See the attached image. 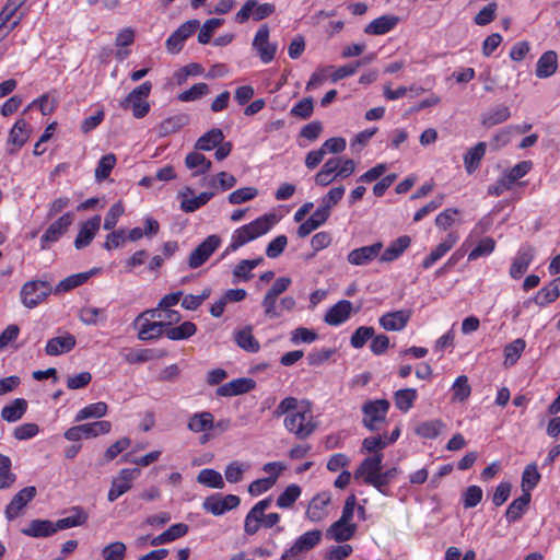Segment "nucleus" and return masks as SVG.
Listing matches in <instances>:
<instances>
[{
    "instance_id": "obj_1",
    "label": "nucleus",
    "mask_w": 560,
    "mask_h": 560,
    "mask_svg": "<svg viewBox=\"0 0 560 560\" xmlns=\"http://www.w3.org/2000/svg\"><path fill=\"white\" fill-rule=\"evenodd\" d=\"M273 416L277 418L284 416L285 430L299 440L310 438L316 430V422L310 406L304 401H299L295 397L290 396L282 399L275 409Z\"/></svg>"
},
{
    "instance_id": "obj_2",
    "label": "nucleus",
    "mask_w": 560,
    "mask_h": 560,
    "mask_svg": "<svg viewBox=\"0 0 560 560\" xmlns=\"http://www.w3.org/2000/svg\"><path fill=\"white\" fill-rule=\"evenodd\" d=\"M277 223L276 214H264L248 224L233 231L231 242L224 250V255L237 250L247 243L267 234Z\"/></svg>"
},
{
    "instance_id": "obj_3",
    "label": "nucleus",
    "mask_w": 560,
    "mask_h": 560,
    "mask_svg": "<svg viewBox=\"0 0 560 560\" xmlns=\"http://www.w3.org/2000/svg\"><path fill=\"white\" fill-rule=\"evenodd\" d=\"M277 223L276 214H264L248 224L233 231L231 242L224 250V255L237 250L247 243L267 234Z\"/></svg>"
},
{
    "instance_id": "obj_4",
    "label": "nucleus",
    "mask_w": 560,
    "mask_h": 560,
    "mask_svg": "<svg viewBox=\"0 0 560 560\" xmlns=\"http://www.w3.org/2000/svg\"><path fill=\"white\" fill-rule=\"evenodd\" d=\"M152 91V83L145 81L139 86L135 88L125 98L119 101V106L122 109H131L135 118H143L150 112V103L148 97Z\"/></svg>"
},
{
    "instance_id": "obj_5",
    "label": "nucleus",
    "mask_w": 560,
    "mask_h": 560,
    "mask_svg": "<svg viewBox=\"0 0 560 560\" xmlns=\"http://www.w3.org/2000/svg\"><path fill=\"white\" fill-rule=\"evenodd\" d=\"M390 404L387 399L369 400L362 406L363 425L370 431H377L386 422Z\"/></svg>"
},
{
    "instance_id": "obj_6",
    "label": "nucleus",
    "mask_w": 560,
    "mask_h": 560,
    "mask_svg": "<svg viewBox=\"0 0 560 560\" xmlns=\"http://www.w3.org/2000/svg\"><path fill=\"white\" fill-rule=\"evenodd\" d=\"M51 293V287L47 281L31 280L21 289V302L27 308H34Z\"/></svg>"
},
{
    "instance_id": "obj_7",
    "label": "nucleus",
    "mask_w": 560,
    "mask_h": 560,
    "mask_svg": "<svg viewBox=\"0 0 560 560\" xmlns=\"http://www.w3.org/2000/svg\"><path fill=\"white\" fill-rule=\"evenodd\" d=\"M141 470L139 468H122L112 480L110 488L107 493L109 502L116 501L119 497L127 493L139 478Z\"/></svg>"
},
{
    "instance_id": "obj_8",
    "label": "nucleus",
    "mask_w": 560,
    "mask_h": 560,
    "mask_svg": "<svg viewBox=\"0 0 560 560\" xmlns=\"http://www.w3.org/2000/svg\"><path fill=\"white\" fill-rule=\"evenodd\" d=\"M221 237L217 234L209 235L201 244H199L188 257V266L196 269L202 266L210 256L220 247Z\"/></svg>"
},
{
    "instance_id": "obj_9",
    "label": "nucleus",
    "mask_w": 560,
    "mask_h": 560,
    "mask_svg": "<svg viewBox=\"0 0 560 560\" xmlns=\"http://www.w3.org/2000/svg\"><path fill=\"white\" fill-rule=\"evenodd\" d=\"M73 222V214L67 212L54 221L40 237V249L46 250L51 244L58 242L66 234Z\"/></svg>"
},
{
    "instance_id": "obj_10",
    "label": "nucleus",
    "mask_w": 560,
    "mask_h": 560,
    "mask_svg": "<svg viewBox=\"0 0 560 560\" xmlns=\"http://www.w3.org/2000/svg\"><path fill=\"white\" fill-rule=\"evenodd\" d=\"M36 488L33 486L21 489L5 506V518L11 522L22 516L24 509L36 497Z\"/></svg>"
},
{
    "instance_id": "obj_11",
    "label": "nucleus",
    "mask_w": 560,
    "mask_h": 560,
    "mask_svg": "<svg viewBox=\"0 0 560 560\" xmlns=\"http://www.w3.org/2000/svg\"><path fill=\"white\" fill-rule=\"evenodd\" d=\"M272 499L270 497L265 498L257 502L246 514L244 520V533L246 535H255L265 523L266 510L271 506Z\"/></svg>"
},
{
    "instance_id": "obj_12",
    "label": "nucleus",
    "mask_w": 560,
    "mask_h": 560,
    "mask_svg": "<svg viewBox=\"0 0 560 560\" xmlns=\"http://www.w3.org/2000/svg\"><path fill=\"white\" fill-rule=\"evenodd\" d=\"M133 325L138 330V338L142 341L156 339L165 335L166 330L158 319L151 318L150 314H147V311L135 319Z\"/></svg>"
},
{
    "instance_id": "obj_13",
    "label": "nucleus",
    "mask_w": 560,
    "mask_h": 560,
    "mask_svg": "<svg viewBox=\"0 0 560 560\" xmlns=\"http://www.w3.org/2000/svg\"><path fill=\"white\" fill-rule=\"evenodd\" d=\"M269 34L268 25L262 24L256 32L252 44L264 63L271 62L278 49L277 44L269 42Z\"/></svg>"
},
{
    "instance_id": "obj_14",
    "label": "nucleus",
    "mask_w": 560,
    "mask_h": 560,
    "mask_svg": "<svg viewBox=\"0 0 560 560\" xmlns=\"http://www.w3.org/2000/svg\"><path fill=\"white\" fill-rule=\"evenodd\" d=\"M273 12L275 5L271 3H258L256 0H247L236 13L235 20L238 23H244L253 16L255 21H260L268 18Z\"/></svg>"
},
{
    "instance_id": "obj_15",
    "label": "nucleus",
    "mask_w": 560,
    "mask_h": 560,
    "mask_svg": "<svg viewBox=\"0 0 560 560\" xmlns=\"http://www.w3.org/2000/svg\"><path fill=\"white\" fill-rule=\"evenodd\" d=\"M382 249L383 244L381 242L354 248L348 253L347 261L352 266H366L371 264L373 260H375L377 257L380 258Z\"/></svg>"
},
{
    "instance_id": "obj_16",
    "label": "nucleus",
    "mask_w": 560,
    "mask_h": 560,
    "mask_svg": "<svg viewBox=\"0 0 560 560\" xmlns=\"http://www.w3.org/2000/svg\"><path fill=\"white\" fill-rule=\"evenodd\" d=\"M30 138L28 124L24 119L15 121L9 132L7 140V152L11 155L16 154Z\"/></svg>"
},
{
    "instance_id": "obj_17",
    "label": "nucleus",
    "mask_w": 560,
    "mask_h": 560,
    "mask_svg": "<svg viewBox=\"0 0 560 560\" xmlns=\"http://www.w3.org/2000/svg\"><path fill=\"white\" fill-rule=\"evenodd\" d=\"M535 249L530 245H523L512 260L509 273L512 279H521L534 260Z\"/></svg>"
},
{
    "instance_id": "obj_18",
    "label": "nucleus",
    "mask_w": 560,
    "mask_h": 560,
    "mask_svg": "<svg viewBox=\"0 0 560 560\" xmlns=\"http://www.w3.org/2000/svg\"><path fill=\"white\" fill-rule=\"evenodd\" d=\"M411 314L410 310L388 312L378 318V323L387 331H401L409 323Z\"/></svg>"
},
{
    "instance_id": "obj_19",
    "label": "nucleus",
    "mask_w": 560,
    "mask_h": 560,
    "mask_svg": "<svg viewBox=\"0 0 560 560\" xmlns=\"http://www.w3.org/2000/svg\"><path fill=\"white\" fill-rule=\"evenodd\" d=\"M331 502L330 492L324 491L316 494L308 503L306 517L311 522H320L328 515V506Z\"/></svg>"
},
{
    "instance_id": "obj_20",
    "label": "nucleus",
    "mask_w": 560,
    "mask_h": 560,
    "mask_svg": "<svg viewBox=\"0 0 560 560\" xmlns=\"http://www.w3.org/2000/svg\"><path fill=\"white\" fill-rule=\"evenodd\" d=\"M383 454L368 456L354 471L355 479H362L364 483L382 471Z\"/></svg>"
},
{
    "instance_id": "obj_21",
    "label": "nucleus",
    "mask_w": 560,
    "mask_h": 560,
    "mask_svg": "<svg viewBox=\"0 0 560 560\" xmlns=\"http://www.w3.org/2000/svg\"><path fill=\"white\" fill-rule=\"evenodd\" d=\"M320 539L322 530L319 529H313L302 534L289 548L290 556L298 555L299 557H303V553L317 546Z\"/></svg>"
},
{
    "instance_id": "obj_22",
    "label": "nucleus",
    "mask_w": 560,
    "mask_h": 560,
    "mask_svg": "<svg viewBox=\"0 0 560 560\" xmlns=\"http://www.w3.org/2000/svg\"><path fill=\"white\" fill-rule=\"evenodd\" d=\"M351 312L352 303L348 300H340L327 311L324 320L330 326H339L350 318Z\"/></svg>"
},
{
    "instance_id": "obj_23",
    "label": "nucleus",
    "mask_w": 560,
    "mask_h": 560,
    "mask_svg": "<svg viewBox=\"0 0 560 560\" xmlns=\"http://www.w3.org/2000/svg\"><path fill=\"white\" fill-rule=\"evenodd\" d=\"M101 225V215H94L88 221H85L74 240V246L78 249L86 247L95 237L96 233L100 230Z\"/></svg>"
},
{
    "instance_id": "obj_24",
    "label": "nucleus",
    "mask_w": 560,
    "mask_h": 560,
    "mask_svg": "<svg viewBox=\"0 0 560 560\" xmlns=\"http://www.w3.org/2000/svg\"><path fill=\"white\" fill-rule=\"evenodd\" d=\"M255 386H256V383L252 378H246V377L236 378V380H233L229 383L221 385L217 389V395L221 396V397L237 396V395L248 393L249 390L254 389Z\"/></svg>"
},
{
    "instance_id": "obj_25",
    "label": "nucleus",
    "mask_w": 560,
    "mask_h": 560,
    "mask_svg": "<svg viewBox=\"0 0 560 560\" xmlns=\"http://www.w3.org/2000/svg\"><path fill=\"white\" fill-rule=\"evenodd\" d=\"M457 241L458 235L456 233H448L446 237L423 259L422 267L424 269L431 268L442 257H444L451 248L454 247Z\"/></svg>"
},
{
    "instance_id": "obj_26",
    "label": "nucleus",
    "mask_w": 560,
    "mask_h": 560,
    "mask_svg": "<svg viewBox=\"0 0 560 560\" xmlns=\"http://www.w3.org/2000/svg\"><path fill=\"white\" fill-rule=\"evenodd\" d=\"M558 70V55L555 50L545 51L536 62L535 75L538 79L552 77Z\"/></svg>"
},
{
    "instance_id": "obj_27",
    "label": "nucleus",
    "mask_w": 560,
    "mask_h": 560,
    "mask_svg": "<svg viewBox=\"0 0 560 560\" xmlns=\"http://www.w3.org/2000/svg\"><path fill=\"white\" fill-rule=\"evenodd\" d=\"M411 238L408 235H402L393 241L388 247L380 254V262H392L398 259L404 252L410 246Z\"/></svg>"
},
{
    "instance_id": "obj_28",
    "label": "nucleus",
    "mask_w": 560,
    "mask_h": 560,
    "mask_svg": "<svg viewBox=\"0 0 560 560\" xmlns=\"http://www.w3.org/2000/svg\"><path fill=\"white\" fill-rule=\"evenodd\" d=\"M75 346V338L71 334H65L47 341L45 351L48 355H59L71 351Z\"/></svg>"
},
{
    "instance_id": "obj_29",
    "label": "nucleus",
    "mask_w": 560,
    "mask_h": 560,
    "mask_svg": "<svg viewBox=\"0 0 560 560\" xmlns=\"http://www.w3.org/2000/svg\"><path fill=\"white\" fill-rule=\"evenodd\" d=\"M22 534L33 538H44L56 534L54 522L49 520H33L22 528Z\"/></svg>"
},
{
    "instance_id": "obj_30",
    "label": "nucleus",
    "mask_w": 560,
    "mask_h": 560,
    "mask_svg": "<svg viewBox=\"0 0 560 560\" xmlns=\"http://www.w3.org/2000/svg\"><path fill=\"white\" fill-rule=\"evenodd\" d=\"M357 532V524L343 523L340 520L332 523L327 529V537L337 542H343L351 539Z\"/></svg>"
},
{
    "instance_id": "obj_31",
    "label": "nucleus",
    "mask_w": 560,
    "mask_h": 560,
    "mask_svg": "<svg viewBox=\"0 0 560 560\" xmlns=\"http://www.w3.org/2000/svg\"><path fill=\"white\" fill-rule=\"evenodd\" d=\"M28 404L24 398H15L1 409V418L9 423L16 422L23 418L27 411Z\"/></svg>"
},
{
    "instance_id": "obj_32",
    "label": "nucleus",
    "mask_w": 560,
    "mask_h": 560,
    "mask_svg": "<svg viewBox=\"0 0 560 560\" xmlns=\"http://www.w3.org/2000/svg\"><path fill=\"white\" fill-rule=\"evenodd\" d=\"M341 162V158L328 159L320 171L315 175V183L318 186H328L337 177L338 167Z\"/></svg>"
},
{
    "instance_id": "obj_33",
    "label": "nucleus",
    "mask_w": 560,
    "mask_h": 560,
    "mask_svg": "<svg viewBox=\"0 0 560 560\" xmlns=\"http://www.w3.org/2000/svg\"><path fill=\"white\" fill-rule=\"evenodd\" d=\"M187 428L194 433L210 431L214 428V417L209 411H201L191 415Z\"/></svg>"
},
{
    "instance_id": "obj_34",
    "label": "nucleus",
    "mask_w": 560,
    "mask_h": 560,
    "mask_svg": "<svg viewBox=\"0 0 560 560\" xmlns=\"http://www.w3.org/2000/svg\"><path fill=\"white\" fill-rule=\"evenodd\" d=\"M398 21L399 19L395 15H382L368 24L364 32L370 35H384L390 32Z\"/></svg>"
},
{
    "instance_id": "obj_35",
    "label": "nucleus",
    "mask_w": 560,
    "mask_h": 560,
    "mask_svg": "<svg viewBox=\"0 0 560 560\" xmlns=\"http://www.w3.org/2000/svg\"><path fill=\"white\" fill-rule=\"evenodd\" d=\"M560 295V277L553 279L549 284L542 287L535 296V303L546 306L555 302Z\"/></svg>"
},
{
    "instance_id": "obj_36",
    "label": "nucleus",
    "mask_w": 560,
    "mask_h": 560,
    "mask_svg": "<svg viewBox=\"0 0 560 560\" xmlns=\"http://www.w3.org/2000/svg\"><path fill=\"white\" fill-rule=\"evenodd\" d=\"M187 194H192V190L190 188H187L186 192L182 194L183 200L180 202V209L187 213L195 212L196 210L208 203L213 197V192L209 191L200 192L198 196L191 198H187Z\"/></svg>"
},
{
    "instance_id": "obj_37",
    "label": "nucleus",
    "mask_w": 560,
    "mask_h": 560,
    "mask_svg": "<svg viewBox=\"0 0 560 560\" xmlns=\"http://www.w3.org/2000/svg\"><path fill=\"white\" fill-rule=\"evenodd\" d=\"M345 191L346 189L343 186L332 187L325 196L320 198L317 209L325 213V215L329 219L331 210L342 199Z\"/></svg>"
},
{
    "instance_id": "obj_38",
    "label": "nucleus",
    "mask_w": 560,
    "mask_h": 560,
    "mask_svg": "<svg viewBox=\"0 0 560 560\" xmlns=\"http://www.w3.org/2000/svg\"><path fill=\"white\" fill-rule=\"evenodd\" d=\"M327 220L328 218L325 215V213L316 209L306 221H302L296 231L298 236L301 238L306 237L313 231L324 225Z\"/></svg>"
},
{
    "instance_id": "obj_39",
    "label": "nucleus",
    "mask_w": 560,
    "mask_h": 560,
    "mask_svg": "<svg viewBox=\"0 0 560 560\" xmlns=\"http://www.w3.org/2000/svg\"><path fill=\"white\" fill-rule=\"evenodd\" d=\"M224 139L223 132L219 128H213L202 135L196 142L195 149L202 151H210L222 143Z\"/></svg>"
},
{
    "instance_id": "obj_40",
    "label": "nucleus",
    "mask_w": 560,
    "mask_h": 560,
    "mask_svg": "<svg viewBox=\"0 0 560 560\" xmlns=\"http://www.w3.org/2000/svg\"><path fill=\"white\" fill-rule=\"evenodd\" d=\"M485 153V142H478L475 147H472L466 152V154L464 155V164L468 174H471L477 170Z\"/></svg>"
},
{
    "instance_id": "obj_41",
    "label": "nucleus",
    "mask_w": 560,
    "mask_h": 560,
    "mask_svg": "<svg viewBox=\"0 0 560 560\" xmlns=\"http://www.w3.org/2000/svg\"><path fill=\"white\" fill-rule=\"evenodd\" d=\"M530 501V493H523L508 506L505 516L510 523H514L522 517Z\"/></svg>"
},
{
    "instance_id": "obj_42",
    "label": "nucleus",
    "mask_w": 560,
    "mask_h": 560,
    "mask_svg": "<svg viewBox=\"0 0 560 560\" xmlns=\"http://www.w3.org/2000/svg\"><path fill=\"white\" fill-rule=\"evenodd\" d=\"M511 116L510 108L508 106H498L489 109L482 115L481 122L487 128L506 121Z\"/></svg>"
},
{
    "instance_id": "obj_43",
    "label": "nucleus",
    "mask_w": 560,
    "mask_h": 560,
    "mask_svg": "<svg viewBox=\"0 0 560 560\" xmlns=\"http://www.w3.org/2000/svg\"><path fill=\"white\" fill-rule=\"evenodd\" d=\"M418 397L415 388L398 389L394 394V401L397 409L402 412H408L412 407Z\"/></svg>"
},
{
    "instance_id": "obj_44",
    "label": "nucleus",
    "mask_w": 560,
    "mask_h": 560,
    "mask_svg": "<svg viewBox=\"0 0 560 560\" xmlns=\"http://www.w3.org/2000/svg\"><path fill=\"white\" fill-rule=\"evenodd\" d=\"M107 411H108V406L104 401L90 404L78 411V413L75 415L74 421L81 422V421H83L85 419H90V418L100 419V418L106 416Z\"/></svg>"
},
{
    "instance_id": "obj_45",
    "label": "nucleus",
    "mask_w": 560,
    "mask_h": 560,
    "mask_svg": "<svg viewBox=\"0 0 560 560\" xmlns=\"http://www.w3.org/2000/svg\"><path fill=\"white\" fill-rule=\"evenodd\" d=\"M185 165L189 170H195L194 176L205 174L211 167V162L199 152H190L185 159Z\"/></svg>"
},
{
    "instance_id": "obj_46",
    "label": "nucleus",
    "mask_w": 560,
    "mask_h": 560,
    "mask_svg": "<svg viewBox=\"0 0 560 560\" xmlns=\"http://www.w3.org/2000/svg\"><path fill=\"white\" fill-rule=\"evenodd\" d=\"M79 425L84 439L97 438L100 435L109 433L112 430V423L107 420H100Z\"/></svg>"
},
{
    "instance_id": "obj_47",
    "label": "nucleus",
    "mask_w": 560,
    "mask_h": 560,
    "mask_svg": "<svg viewBox=\"0 0 560 560\" xmlns=\"http://www.w3.org/2000/svg\"><path fill=\"white\" fill-rule=\"evenodd\" d=\"M122 357L129 364H136L154 360L160 355L153 349H128L122 352Z\"/></svg>"
},
{
    "instance_id": "obj_48",
    "label": "nucleus",
    "mask_w": 560,
    "mask_h": 560,
    "mask_svg": "<svg viewBox=\"0 0 560 560\" xmlns=\"http://www.w3.org/2000/svg\"><path fill=\"white\" fill-rule=\"evenodd\" d=\"M15 480L10 457L0 453V490L9 489Z\"/></svg>"
},
{
    "instance_id": "obj_49",
    "label": "nucleus",
    "mask_w": 560,
    "mask_h": 560,
    "mask_svg": "<svg viewBox=\"0 0 560 560\" xmlns=\"http://www.w3.org/2000/svg\"><path fill=\"white\" fill-rule=\"evenodd\" d=\"M235 341L240 348L247 352L256 353L260 348L259 342L248 327L235 332Z\"/></svg>"
},
{
    "instance_id": "obj_50",
    "label": "nucleus",
    "mask_w": 560,
    "mask_h": 560,
    "mask_svg": "<svg viewBox=\"0 0 560 560\" xmlns=\"http://www.w3.org/2000/svg\"><path fill=\"white\" fill-rule=\"evenodd\" d=\"M197 481L200 485H203L212 489L224 488V480L222 478V475L219 471L211 468H205L200 470L197 476Z\"/></svg>"
},
{
    "instance_id": "obj_51",
    "label": "nucleus",
    "mask_w": 560,
    "mask_h": 560,
    "mask_svg": "<svg viewBox=\"0 0 560 560\" xmlns=\"http://www.w3.org/2000/svg\"><path fill=\"white\" fill-rule=\"evenodd\" d=\"M197 331V326L192 322H184L179 326L170 327L165 330V336L170 340H185L194 336Z\"/></svg>"
},
{
    "instance_id": "obj_52",
    "label": "nucleus",
    "mask_w": 560,
    "mask_h": 560,
    "mask_svg": "<svg viewBox=\"0 0 560 560\" xmlns=\"http://www.w3.org/2000/svg\"><path fill=\"white\" fill-rule=\"evenodd\" d=\"M262 257L241 260L233 270L234 278L237 280L248 281L253 277L252 270L262 264Z\"/></svg>"
},
{
    "instance_id": "obj_53",
    "label": "nucleus",
    "mask_w": 560,
    "mask_h": 560,
    "mask_svg": "<svg viewBox=\"0 0 560 560\" xmlns=\"http://www.w3.org/2000/svg\"><path fill=\"white\" fill-rule=\"evenodd\" d=\"M147 314H150L151 318L158 319L163 325L164 329L170 328V325L177 323L180 319L179 313L170 308L147 310Z\"/></svg>"
},
{
    "instance_id": "obj_54",
    "label": "nucleus",
    "mask_w": 560,
    "mask_h": 560,
    "mask_svg": "<svg viewBox=\"0 0 560 560\" xmlns=\"http://www.w3.org/2000/svg\"><path fill=\"white\" fill-rule=\"evenodd\" d=\"M73 511H74L73 515L65 517V518H60L57 522H54L56 533L59 530L71 528V527L81 526L86 522L88 515L85 512H83L79 508H75Z\"/></svg>"
},
{
    "instance_id": "obj_55",
    "label": "nucleus",
    "mask_w": 560,
    "mask_h": 560,
    "mask_svg": "<svg viewBox=\"0 0 560 560\" xmlns=\"http://www.w3.org/2000/svg\"><path fill=\"white\" fill-rule=\"evenodd\" d=\"M526 347L525 340L522 338L513 340L504 347V365L512 366L520 359L522 352Z\"/></svg>"
},
{
    "instance_id": "obj_56",
    "label": "nucleus",
    "mask_w": 560,
    "mask_h": 560,
    "mask_svg": "<svg viewBox=\"0 0 560 560\" xmlns=\"http://www.w3.org/2000/svg\"><path fill=\"white\" fill-rule=\"evenodd\" d=\"M79 318L85 325H96L98 322H105L107 314L105 308L88 306L80 310Z\"/></svg>"
},
{
    "instance_id": "obj_57",
    "label": "nucleus",
    "mask_w": 560,
    "mask_h": 560,
    "mask_svg": "<svg viewBox=\"0 0 560 560\" xmlns=\"http://www.w3.org/2000/svg\"><path fill=\"white\" fill-rule=\"evenodd\" d=\"M188 121L187 116L177 115L164 119L159 126V133L162 137L168 136L178 131L182 127H184Z\"/></svg>"
},
{
    "instance_id": "obj_58",
    "label": "nucleus",
    "mask_w": 560,
    "mask_h": 560,
    "mask_svg": "<svg viewBox=\"0 0 560 560\" xmlns=\"http://www.w3.org/2000/svg\"><path fill=\"white\" fill-rule=\"evenodd\" d=\"M539 480L540 474L537 470L536 464L527 465L522 475L523 492L530 493V491L538 485Z\"/></svg>"
},
{
    "instance_id": "obj_59",
    "label": "nucleus",
    "mask_w": 560,
    "mask_h": 560,
    "mask_svg": "<svg viewBox=\"0 0 560 560\" xmlns=\"http://www.w3.org/2000/svg\"><path fill=\"white\" fill-rule=\"evenodd\" d=\"M250 465L248 463L234 460L230 463L225 470L224 476L228 482L236 483L243 479V475L246 470H248Z\"/></svg>"
},
{
    "instance_id": "obj_60",
    "label": "nucleus",
    "mask_w": 560,
    "mask_h": 560,
    "mask_svg": "<svg viewBox=\"0 0 560 560\" xmlns=\"http://www.w3.org/2000/svg\"><path fill=\"white\" fill-rule=\"evenodd\" d=\"M301 495V488L292 483L288 486L283 492L280 493V495L277 499V505L280 509H289L293 505V503L299 499Z\"/></svg>"
},
{
    "instance_id": "obj_61",
    "label": "nucleus",
    "mask_w": 560,
    "mask_h": 560,
    "mask_svg": "<svg viewBox=\"0 0 560 560\" xmlns=\"http://www.w3.org/2000/svg\"><path fill=\"white\" fill-rule=\"evenodd\" d=\"M388 445L387 435H375L365 438L362 442L361 452L383 454L382 451Z\"/></svg>"
},
{
    "instance_id": "obj_62",
    "label": "nucleus",
    "mask_w": 560,
    "mask_h": 560,
    "mask_svg": "<svg viewBox=\"0 0 560 560\" xmlns=\"http://www.w3.org/2000/svg\"><path fill=\"white\" fill-rule=\"evenodd\" d=\"M452 393L454 401H464L470 396L471 387L466 375H460L455 380Z\"/></svg>"
},
{
    "instance_id": "obj_63",
    "label": "nucleus",
    "mask_w": 560,
    "mask_h": 560,
    "mask_svg": "<svg viewBox=\"0 0 560 560\" xmlns=\"http://www.w3.org/2000/svg\"><path fill=\"white\" fill-rule=\"evenodd\" d=\"M116 165V156L113 153H108L101 158L95 168V178L97 182L106 179L114 166Z\"/></svg>"
},
{
    "instance_id": "obj_64",
    "label": "nucleus",
    "mask_w": 560,
    "mask_h": 560,
    "mask_svg": "<svg viewBox=\"0 0 560 560\" xmlns=\"http://www.w3.org/2000/svg\"><path fill=\"white\" fill-rule=\"evenodd\" d=\"M127 547L122 541H114L106 545L101 555L104 560H124Z\"/></svg>"
}]
</instances>
